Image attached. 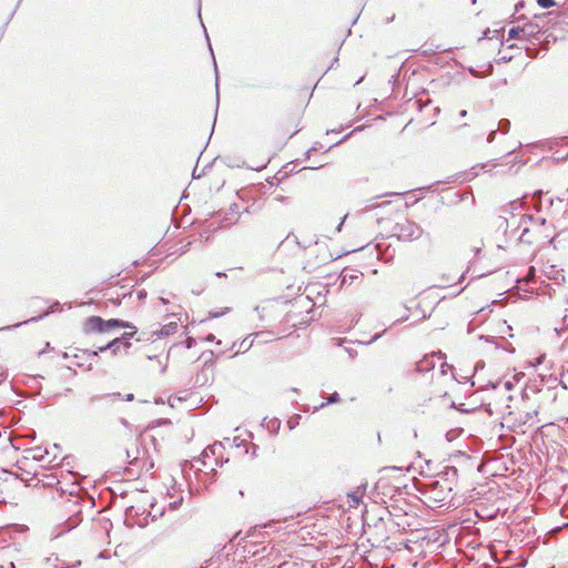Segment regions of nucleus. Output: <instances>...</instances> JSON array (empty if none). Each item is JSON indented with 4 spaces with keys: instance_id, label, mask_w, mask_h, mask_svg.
<instances>
[{
    "instance_id": "nucleus-19",
    "label": "nucleus",
    "mask_w": 568,
    "mask_h": 568,
    "mask_svg": "<svg viewBox=\"0 0 568 568\" xmlns=\"http://www.w3.org/2000/svg\"><path fill=\"white\" fill-rule=\"evenodd\" d=\"M537 3L544 9H548L556 6L555 0H537Z\"/></svg>"
},
{
    "instance_id": "nucleus-39",
    "label": "nucleus",
    "mask_w": 568,
    "mask_h": 568,
    "mask_svg": "<svg viewBox=\"0 0 568 568\" xmlns=\"http://www.w3.org/2000/svg\"><path fill=\"white\" fill-rule=\"evenodd\" d=\"M324 406H325V404H324V403H322L318 407H316V409H318V408H323Z\"/></svg>"
},
{
    "instance_id": "nucleus-32",
    "label": "nucleus",
    "mask_w": 568,
    "mask_h": 568,
    "mask_svg": "<svg viewBox=\"0 0 568 568\" xmlns=\"http://www.w3.org/2000/svg\"><path fill=\"white\" fill-rule=\"evenodd\" d=\"M564 323H565V325H566V326H567V328H568V316H567V315H565V316H564Z\"/></svg>"
},
{
    "instance_id": "nucleus-18",
    "label": "nucleus",
    "mask_w": 568,
    "mask_h": 568,
    "mask_svg": "<svg viewBox=\"0 0 568 568\" xmlns=\"http://www.w3.org/2000/svg\"><path fill=\"white\" fill-rule=\"evenodd\" d=\"M510 128V121L507 119H503L498 123V130H500L503 133H507Z\"/></svg>"
},
{
    "instance_id": "nucleus-23",
    "label": "nucleus",
    "mask_w": 568,
    "mask_h": 568,
    "mask_svg": "<svg viewBox=\"0 0 568 568\" xmlns=\"http://www.w3.org/2000/svg\"><path fill=\"white\" fill-rule=\"evenodd\" d=\"M524 6H525V2L523 0L517 2L515 6V11L518 12L520 9L524 8Z\"/></svg>"
},
{
    "instance_id": "nucleus-2",
    "label": "nucleus",
    "mask_w": 568,
    "mask_h": 568,
    "mask_svg": "<svg viewBox=\"0 0 568 568\" xmlns=\"http://www.w3.org/2000/svg\"><path fill=\"white\" fill-rule=\"evenodd\" d=\"M116 327H132V324L118 318H111L105 321L100 316H90L89 318H87L84 324V331L87 333H105Z\"/></svg>"
},
{
    "instance_id": "nucleus-21",
    "label": "nucleus",
    "mask_w": 568,
    "mask_h": 568,
    "mask_svg": "<svg viewBox=\"0 0 568 568\" xmlns=\"http://www.w3.org/2000/svg\"><path fill=\"white\" fill-rule=\"evenodd\" d=\"M453 367L449 366L447 363H443L440 365V371L443 375H446L448 371H450Z\"/></svg>"
},
{
    "instance_id": "nucleus-25",
    "label": "nucleus",
    "mask_w": 568,
    "mask_h": 568,
    "mask_svg": "<svg viewBox=\"0 0 568 568\" xmlns=\"http://www.w3.org/2000/svg\"><path fill=\"white\" fill-rule=\"evenodd\" d=\"M28 322H29V321H24V322H22V324H26V323H28ZM20 325H21V323L16 324V325H9V326H7V327H3L2 329H11V328L18 327V326H20Z\"/></svg>"
},
{
    "instance_id": "nucleus-1",
    "label": "nucleus",
    "mask_w": 568,
    "mask_h": 568,
    "mask_svg": "<svg viewBox=\"0 0 568 568\" xmlns=\"http://www.w3.org/2000/svg\"><path fill=\"white\" fill-rule=\"evenodd\" d=\"M458 470L456 467H446L444 471L438 475V479L434 480L428 486L429 498L435 503H445L453 496V489L457 481Z\"/></svg>"
},
{
    "instance_id": "nucleus-4",
    "label": "nucleus",
    "mask_w": 568,
    "mask_h": 568,
    "mask_svg": "<svg viewBox=\"0 0 568 568\" xmlns=\"http://www.w3.org/2000/svg\"><path fill=\"white\" fill-rule=\"evenodd\" d=\"M224 446L222 443H214L211 446H207L201 454V457L196 459V462H201L203 465H206L205 459L210 458L211 456H215V465H222V463L219 462V457L222 454Z\"/></svg>"
},
{
    "instance_id": "nucleus-41",
    "label": "nucleus",
    "mask_w": 568,
    "mask_h": 568,
    "mask_svg": "<svg viewBox=\"0 0 568 568\" xmlns=\"http://www.w3.org/2000/svg\"><path fill=\"white\" fill-rule=\"evenodd\" d=\"M10 568H14V564L13 562L10 564Z\"/></svg>"
},
{
    "instance_id": "nucleus-13",
    "label": "nucleus",
    "mask_w": 568,
    "mask_h": 568,
    "mask_svg": "<svg viewBox=\"0 0 568 568\" xmlns=\"http://www.w3.org/2000/svg\"><path fill=\"white\" fill-rule=\"evenodd\" d=\"M81 521V517H80V510L77 511V514L72 517H70L65 523V528H64V531H69L71 529H73L74 527H77Z\"/></svg>"
},
{
    "instance_id": "nucleus-3",
    "label": "nucleus",
    "mask_w": 568,
    "mask_h": 568,
    "mask_svg": "<svg viewBox=\"0 0 568 568\" xmlns=\"http://www.w3.org/2000/svg\"><path fill=\"white\" fill-rule=\"evenodd\" d=\"M424 233V230L413 221L404 220L394 226V234L398 240L410 242L418 240Z\"/></svg>"
},
{
    "instance_id": "nucleus-29",
    "label": "nucleus",
    "mask_w": 568,
    "mask_h": 568,
    "mask_svg": "<svg viewBox=\"0 0 568 568\" xmlns=\"http://www.w3.org/2000/svg\"><path fill=\"white\" fill-rule=\"evenodd\" d=\"M120 423H121L123 426H125V427H128V426H129V423H128V420H126L125 418H120Z\"/></svg>"
},
{
    "instance_id": "nucleus-28",
    "label": "nucleus",
    "mask_w": 568,
    "mask_h": 568,
    "mask_svg": "<svg viewBox=\"0 0 568 568\" xmlns=\"http://www.w3.org/2000/svg\"><path fill=\"white\" fill-rule=\"evenodd\" d=\"M345 219H346V216H344L343 220L341 221V223L337 225V227H336L337 232H339L342 230V225H343Z\"/></svg>"
},
{
    "instance_id": "nucleus-5",
    "label": "nucleus",
    "mask_w": 568,
    "mask_h": 568,
    "mask_svg": "<svg viewBox=\"0 0 568 568\" xmlns=\"http://www.w3.org/2000/svg\"><path fill=\"white\" fill-rule=\"evenodd\" d=\"M361 276H363V273L357 270L344 268L339 275L341 287H343L347 284L351 285L354 281L358 280Z\"/></svg>"
},
{
    "instance_id": "nucleus-20",
    "label": "nucleus",
    "mask_w": 568,
    "mask_h": 568,
    "mask_svg": "<svg viewBox=\"0 0 568 568\" xmlns=\"http://www.w3.org/2000/svg\"><path fill=\"white\" fill-rule=\"evenodd\" d=\"M337 402H339V395L337 393H333L327 399L328 404H334Z\"/></svg>"
},
{
    "instance_id": "nucleus-42",
    "label": "nucleus",
    "mask_w": 568,
    "mask_h": 568,
    "mask_svg": "<svg viewBox=\"0 0 568 568\" xmlns=\"http://www.w3.org/2000/svg\"><path fill=\"white\" fill-rule=\"evenodd\" d=\"M473 3H476V0H471Z\"/></svg>"
},
{
    "instance_id": "nucleus-35",
    "label": "nucleus",
    "mask_w": 568,
    "mask_h": 568,
    "mask_svg": "<svg viewBox=\"0 0 568 568\" xmlns=\"http://www.w3.org/2000/svg\"><path fill=\"white\" fill-rule=\"evenodd\" d=\"M40 318H42V316H39V317H32L30 321H38V320H40Z\"/></svg>"
},
{
    "instance_id": "nucleus-34",
    "label": "nucleus",
    "mask_w": 568,
    "mask_h": 568,
    "mask_svg": "<svg viewBox=\"0 0 568 568\" xmlns=\"http://www.w3.org/2000/svg\"><path fill=\"white\" fill-rule=\"evenodd\" d=\"M220 93H219V84L216 83V99L219 100Z\"/></svg>"
},
{
    "instance_id": "nucleus-17",
    "label": "nucleus",
    "mask_w": 568,
    "mask_h": 568,
    "mask_svg": "<svg viewBox=\"0 0 568 568\" xmlns=\"http://www.w3.org/2000/svg\"><path fill=\"white\" fill-rule=\"evenodd\" d=\"M520 29H521V27L511 28L508 31V40L517 39V38H520V37L523 38Z\"/></svg>"
},
{
    "instance_id": "nucleus-14",
    "label": "nucleus",
    "mask_w": 568,
    "mask_h": 568,
    "mask_svg": "<svg viewBox=\"0 0 568 568\" xmlns=\"http://www.w3.org/2000/svg\"><path fill=\"white\" fill-rule=\"evenodd\" d=\"M176 329H178V323L171 322L161 328L159 336H169L171 334H174L176 332Z\"/></svg>"
},
{
    "instance_id": "nucleus-36",
    "label": "nucleus",
    "mask_w": 568,
    "mask_h": 568,
    "mask_svg": "<svg viewBox=\"0 0 568 568\" xmlns=\"http://www.w3.org/2000/svg\"><path fill=\"white\" fill-rule=\"evenodd\" d=\"M160 300H161V302H162L163 304H166V303H168V301H166L165 298H163V297H161Z\"/></svg>"
},
{
    "instance_id": "nucleus-22",
    "label": "nucleus",
    "mask_w": 568,
    "mask_h": 568,
    "mask_svg": "<svg viewBox=\"0 0 568 568\" xmlns=\"http://www.w3.org/2000/svg\"><path fill=\"white\" fill-rule=\"evenodd\" d=\"M564 368V372L561 374V378L562 381H567L568 379V362L562 366Z\"/></svg>"
},
{
    "instance_id": "nucleus-16",
    "label": "nucleus",
    "mask_w": 568,
    "mask_h": 568,
    "mask_svg": "<svg viewBox=\"0 0 568 568\" xmlns=\"http://www.w3.org/2000/svg\"><path fill=\"white\" fill-rule=\"evenodd\" d=\"M253 344V341H248V337L244 338L241 343H240V346H239V349L236 352L240 353V352H246L251 348Z\"/></svg>"
},
{
    "instance_id": "nucleus-12",
    "label": "nucleus",
    "mask_w": 568,
    "mask_h": 568,
    "mask_svg": "<svg viewBox=\"0 0 568 568\" xmlns=\"http://www.w3.org/2000/svg\"><path fill=\"white\" fill-rule=\"evenodd\" d=\"M132 331L131 332H125L122 334L121 337H116L118 339H121V344H123V348L124 349H128L130 347V339L134 336V334L136 333V328L135 326L132 325V327H130Z\"/></svg>"
},
{
    "instance_id": "nucleus-24",
    "label": "nucleus",
    "mask_w": 568,
    "mask_h": 568,
    "mask_svg": "<svg viewBox=\"0 0 568 568\" xmlns=\"http://www.w3.org/2000/svg\"><path fill=\"white\" fill-rule=\"evenodd\" d=\"M495 136H496V131H494V130H493V131L488 134L487 141H488L489 143H490V142H493V141H494V139H495Z\"/></svg>"
},
{
    "instance_id": "nucleus-33",
    "label": "nucleus",
    "mask_w": 568,
    "mask_h": 568,
    "mask_svg": "<svg viewBox=\"0 0 568 568\" xmlns=\"http://www.w3.org/2000/svg\"><path fill=\"white\" fill-rule=\"evenodd\" d=\"M207 341H213L214 339V335L210 334L207 337H206Z\"/></svg>"
},
{
    "instance_id": "nucleus-27",
    "label": "nucleus",
    "mask_w": 568,
    "mask_h": 568,
    "mask_svg": "<svg viewBox=\"0 0 568 568\" xmlns=\"http://www.w3.org/2000/svg\"><path fill=\"white\" fill-rule=\"evenodd\" d=\"M124 399H125V400H128V402H131V400H133V399H134V395H133V394H131V393H130V394H126V395H125V397H124Z\"/></svg>"
},
{
    "instance_id": "nucleus-15",
    "label": "nucleus",
    "mask_w": 568,
    "mask_h": 568,
    "mask_svg": "<svg viewBox=\"0 0 568 568\" xmlns=\"http://www.w3.org/2000/svg\"><path fill=\"white\" fill-rule=\"evenodd\" d=\"M529 233H530L529 229L524 227L521 234L519 235V241L521 243L531 244L532 240L530 239Z\"/></svg>"
},
{
    "instance_id": "nucleus-38",
    "label": "nucleus",
    "mask_w": 568,
    "mask_h": 568,
    "mask_svg": "<svg viewBox=\"0 0 568 568\" xmlns=\"http://www.w3.org/2000/svg\"><path fill=\"white\" fill-rule=\"evenodd\" d=\"M197 16H199V18L201 19V7H199Z\"/></svg>"
},
{
    "instance_id": "nucleus-8",
    "label": "nucleus",
    "mask_w": 568,
    "mask_h": 568,
    "mask_svg": "<svg viewBox=\"0 0 568 568\" xmlns=\"http://www.w3.org/2000/svg\"><path fill=\"white\" fill-rule=\"evenodd\" d=\"M121 347H123V344H121V339L114 338L111 342H109L105 346L100 347L99 352L110 349L113 355H116L120 352Z\"/></svg>"
},
{
    "instance_id": "nucleus-10",
    "label": "nucleus",
    "mask_w": 568,
    "mask_h": 568,
    "mask_svg": "<svg viewBox=\"0 0 568 568\" xmlns=\"http://www.w3.org/2000/svg\"><path fill=\"white\" fill-rule=\"evenodd\" d=\"M363 495H364V490H362L359 487L357 488L356 491L348 494L347 498L349 499V506L355 507V506L359 505Z\"/></svg>"
},
{
    "instance_id": "nucleus-9",
    "label": "nucleus",
    "mask_w": 568,
    "mask_h": 568,
    "mask_svg": "<svg viewBox=\"0 0 568 568\" xmlns=\"http://www.w3.org/2000/svg\"><path fill=\"white\" fill-rule=\"evenodd\" d=\"M120 397H121L120 393L93 395L90 397V403H95L99 400H113L114 398H120Z\"/></svg>"
},
{
    "instance_id": "nucleus-7",
    "label": "nucleus",
    "mask_w": 568,
    "mask_h": 568,
    "mask_svg": "<svg viewBox=\"0 0 568 568\" xmlns=\"http://www.w3.org/2000/svg\"><path fill=\"white\" fill-rule=\"evenodd\" d=\"M520 31H521L523 38L529 39V38H535L537 34H539L540 28L538 27V24L526 23L524 27H521Z\"/></svg>"
},
{
    "instance_id": "nucleus-11",
    "label": "nucleus",
    "mask_w": 568,
    "mask_h": 568,
    "mask_svg": "<svg viewBox=\"0 0 568 568\" xmlns=\"http://www.w3.org/2000/svg\"><path fill=\"white\" fill-rule=\"evenodd\" d=\"M132 331L131 332H125L122 334L121 337H116L118 339H121V344H123V348L124 349H128L130 347V339L134 336V334L136 333V328L135 326L132 325V327H130Z\"/></svg>"
},
{
    "instance_id": "nucleus-40",
    "label": "nucleus",
    "mask_w": 568,
    "mask_h": 568,
    "mask_svg": "<svg viewBox=\"0 0 568 568\" xmlns=\"http://www.w3.org/2000/svg\"><path fill=\"white\" fill-rule=\"evenodd\" d=\"M225 274L224 273H216V276H224Z\"/></svg>"
},
{
    "instance_id": "nucleus-6",
    "label": "nucleus",
    "mask_w": 568,
    "mask_h": 568,
    "mask_svg": "<svg viewBox=\"0 0 568 568\" xmlns=\"http://www.w3.org/2000/svg\"><path fill=\"white\" fill-rule=\"evenodd\" d=\"M436 354L425 355L423 359L416 363V371L426 373L435 367Z\"/></svg>"
},
{
    "instance_id": "nucleus-30",
    "label": "nucleus",
    "mask_w": 568,
    "mask_h": 568,
    "mask_svg": "<svg viewBox=\"0 0 568 568\" xmlns=\"http://www.w3.org/2000/svg\"><path fill=\"white\" fill-rule=\"evenodd\" d=\"M275 201L283 202L285 200L284 196H276L274 197Z\"/></svg>"
},
{
    "instance_id": "nucleus-26",
    "label": "nucleus",
    "mask_w": 568,
    "mask_h": 568,
    "mask_svg": "<svg viewBox=\"0 0 568 568\" xmlns=\"http://www.w3.org/2000/svg\"><path fill=\"white\" fill-rule=\"evenodd\" d=\"M33 458L37 459V460H43L44 459V456L40 453H37L33 455Z\"/></svg>"
},
{
    "instance_id": "nucleus-37",
    "label": "nucleus",
    "mask_w": 568,
    "mask_h": 568,
    "mask_svg": "<svg viewBox=\"0 0 568 568\" xmlns=\"http://www.w3.org/2000/svg\"><path fill=\"white\" fill-rule=\"evenodd\" d=\"M506 387H507V388H510V387H511L510 382H507V383H506Z\"/></svg>"
},
{
    "instance_id": "nucleus-31",
    "label": "nucleus",
    "mask_w": 568,
    "mask_h": 568,
    "mask_svg": "<svg viewBox=\"0 0 568 568\" xmlns=\"http://www.w3.org/2000/svg\"><path fill=\"white\" fill-rule=\"evenodd\" d=\"M459 115H460L462 118H465V116L467 115V111H466V110L460 111Z\"/></svg>"
}]
</instances>
